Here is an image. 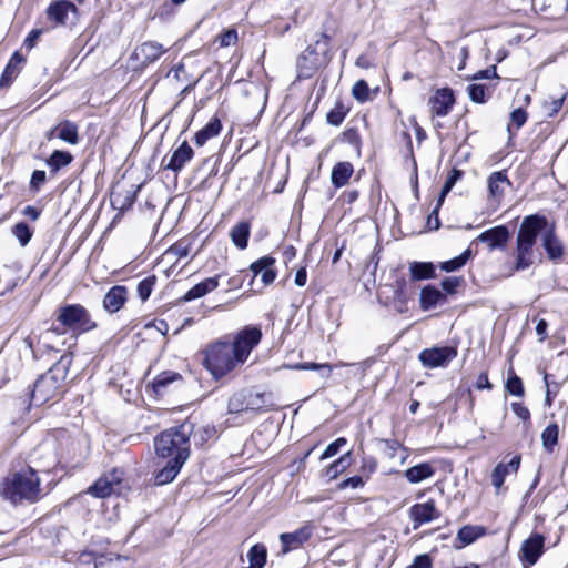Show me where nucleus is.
Wrapping results in <instances>:
<instances>
[{
  "label": "nucleus",
  "mask_w": 568,
  "mask_h": 568,
  "mask_svg": "<svg viewBox=\"0 0 568 568\" xmlns=\"http://www.w3.org/2000/svg\"><path fill=\"white\" fill-rule=\"evenodd\" d=\"M41 480L38 473L27 467L9 473L0 483V496L18 506L34 504L41 498Z\"/></svg>",
  "instance_id": "obj_1"
},
{
  "label": "nucleus",
  "mask_w": 568,
  "mask_h": 568,
  "mask_svg": "<svg viewBox=\"0 0 568 568\" xmlns=\"http://www.w3.org/2000/svg\"><path fill=\"white\" fill-rule=\"evenodd\" d=\"M337 30V21L328 17L322 26L321 38L314 45H308L297 59L296 67L300 79L311 78L326 62L329 42Z\"/></svg>",
  "instance_id": "obj_2"
},
{
  "label": "nucleus",
  "mask_w": 568,
  "mask_h": 568,
  "mask_svg": "<svg viewBox=\"0 0 568 568\" xmlns=\"http://www.w3.org/2000/svg\"><path fill=\"white\" fill-rule=\"evenodd\" d=\"M547 224L548 221L544 215L531 214L524 217L516 237L515 271H525L532 265L537 237Z\"/></svg>",
  "instance_id": "obj_3"
},
{
  "label": "nucleus",
  "mask_w": 568,
  "mask_h": 568,
  "mask_svg": "<svg viewBox=\"0 0 568 568\" xmlns=\"http://www.w3.org/2000/svg\"><path fill=\"white\" fill-rule=\"evenodd\" d=\"M71 362L70 355H62L47 373L37 379L31 393V403L33 405L41 406L61 396L63 393V382L67 378Z\"/></svg>",
  "instance_id": "obj_4"
},
{
  "label": "nucleus",
  "mask_w": 568,
  "mask_h": 568,
  "mask_svg": "<svg viewBox=\"0 0 568 568\" xmlns=\"http://www.w3.org/2000/svg\"><path fill=\"white\" fill-rule=\"evenodd\" d=\"M192 426L181 424L171 427L154 438V448L159 458L171 459L182 458L187 460L190 457V436Z\"/></svg>",
  "instance_id": "obj_5"
},
{
  "label": "nucleus",
  "mask_w": 568,
  "mask_h": 568,
  "mask_svg": "<svg viewBox=\"0 0 568 568\" xmlns=\"http://www.w3.org/2000/svg\"><path fill=\"white\" fill-rule=\"evenodd\" d=\"M203 365L216 379L241 365L229 341H216L203 351Z\"/></svg>",
  "instance_id": "obj_6"
},
{
  "label": "nucleus",
  "mask_w": 568,
  "mask_h": 568,
  "mask_svg": "<svg viewBox=\"0 0 568 568\" xmlns=\"http://www.w3.org/2000/svg\"><path fill=\"white\" fill-rule=\"evenodd\" d=\"M57 322L63 331L83 334L97 327L89 311L81 304H68L57 310Z\"/></svg>",
  "instance_id": "obj_7"
},
{
  "label": "nucleus",
  "mask_w": 568,
  "mask_h": 568,
  "mask_svg": "<svg viewBox=\"0 0 568 568\" xmlns=\"http://www.w3.org/2000/svg\"><path fill=\"white\" fill-rule=\"evenodd\" d=\"M261 338L262 332L255 326H245L234 336L231 345L241 365L244 364L253 348L261 342Z\"/></svg>",
  "instance_id": "obj_8"
},
{
  "label": "nucleus",
  "mask_w": 568,
  "mask_h": 568,
  "mask_svg": "<svg viewBox=\"0 0 568 568\" xmlns=\"http://www.w3.org/2000/svg\"><path fill=\"white\" fill-rule=\"evenodd\" d=\"M457 356V349L452 346L423 349L418 358L424 367L436 368L447 366Z\"/></svg>",
  "instance_id": "obj_9"
},
{
  "label": "nucleus",
  "mask_w": 568,
  "mask_h": 568,
  "mask_svg": "<svg viewBox=\"0 0 568 568\" xmlns=\"http://www.w3.org/2000/svg\"><path fill=\"white\" fill-rule=\"evenodd\" d=\"M393 295L389 304L398 313H404L408 310L407 303L415 295V287L409 284L405 277H398L392 285Z\"/></svg>",
  "instance_id": "obj_10"
},
{
  "label": "nucleus",
  "mask_w": 568,
  "mask_h": 568,
  "mask_svg": "<svg viewBox=\"0 0 568 568\" xmlns=\"http://www.w3.org/2000/svg\"><path fill=\"white\" fill-rule=\"evenodd\" d=\"M432 115L446 116L455 104L454 92L449 88L436 90L428 100Z\"/></svg>",
  "instance_id": "obj_11"
},
{
  "label": "nucleus",
  "mask_w": 568,
  "mask_h": 568,
  "mask_svg": "<svg viewBox=\"0 0 568 568\" xmlns=\"http://www.w3.org/2000/svg\"><path fill=\"white\" fill-rule=\"evenodd\" d=\"M439 516L440 514L433 499H429L426 503L415 504L409 508V517L414 523V529H417L423 524L439 518Z\"/></svg>",
  "instance_id": "obj_12"
},
{
  "label": "nucleus",
  "mask_w": 568,
  "mask_h": 568,
  "mask_svg": "<svg viewBox=\"0 0 568 568\" xmlns=\"http://www.w3.org/2000/svg\"><path fill=\"white\" fill-rule=\"evenodd\" d=\"M545 538L540 534H532L521 546V560L529 566L537 562L544 551Z\"/></svg>",
  "instance_id": "obj_13"
},
{
  "label": "nucleus",
  "mask_w": 568,
  "mask_h": 568,
  "mask_svg": "<svg viewBox=\"0 0 568 568\" xmlns=\"http://www.w3.org/2000/svg\"><path fill=\"white\" fill-rule=\"evenodd\" d=\"M509 237L508 227L506 225H498L480 233L477 240L487 243L489 250H495L505 247Z\"/></svg>",
  "instance_id": "obj_14"
},
{
  "label": "nucleus",
  "mask_w": 568,
  "mask_h": 568,
  "mask_svg": "<svg viewBox=\"0 0 568 568\" xmlns=\"http://www.w3.org/2000/svg\"><path fill=\"white\" fill-rule=\"evenodd\" d=\"M312 531L308 526L301 527L292 532H284L280 535L282 544V552L286 554L302 546L311 537Z\"/></svg>",
  "instance_id": "obj_15"
},
{
  "label": "nucleus",
  "mask_w": 568,
  "mask_h": 568,
  "mask_svg": "<svg viewBox=\"0 0 568 568\" xmlns=\"http://www.w3.org/2000/svg\"><path fill=\"white\" fill-rule=\"evenodd\" d=\"M275 258L272 256H263L253 262L250 266L254 276L261 275L264 285L272 284L276 278V271L273 268Z\"/></svg>",
  "instance_id": "obj_16"
},
{
  "label": "nucleus",
  "mask_w": 568,
  "mask_h": 568,
  "mask_svg": "<svg viewBox=\"0 0 568 568\" xmlns=\"http://www.w3.org/2000/svg\"><path fill=\"white\" fill-rule=\"evenodd\" d=\"M194 155L193 149L184 141L178 149L173 151L166 164H163L165 170L180 172L184 165L192 160Z\"/></svg>",
  "instance_id": "obj_17"
},
{
  "label": "nucleus",
  "mask_w": 568,
  "mask_h": 568,
  "mask_svg": "<svg viewBox=\"0 0 568 568\" xmlns=\"http://www.w3.org/2000/svg\"><path fill=\"white\" fill-rule=\"evenodd\" d=\"M185 462L186 460H182V458L168 459L166 464L155 473L154 484L156 486H163L172 483Z\"/></svg>",
  "instance_id": "obj_18"
},
{
  "label": "nucleus",
  "mask_w": 568,
  "mask_h": 568,
  "mask_svg": "<svg viewBox=\"0 0 568 568\" xmlns=\"http://www.w3.org/2000/svg\"><path fill=\"white\" fill-rule=\"evenodd\" d=\"M128 300V288L123 285L112 286L103 298V307L109 313H115L122 308Z\"/></svg>",
  "instance_id": "obj_19"
},
{
  "label": "nucleus",
  "mask_w": 568,
  "mask_h": 568,
  "mask_svg": "<svg viewBox=\"0 0 568 568\" xmlns=\"http://www.w3.org/2000/svg\"><path fill=\"white\" fill-rule=\"evenodd\" d=\"M164 52L165 50L162 44L154 41H148L143 42L135 49L134 55L140 60L142 65L146 67L156 61Z\"/></svg>",
  "instance_id": "obj_20"
},
{
  "label": "nucleus",
  "mask_w": 568,
  "mask_h": 568,
  "mask_svg": "<svg viewBox=\"0 0 568 568\" xmlns=\"http://www.w3.org/2000/svg\"><path fill=\"white\" fill-rule=\"evenodd\" d=\"M24 63V58L16 51L9 62L7 63L1 77H0V88H9L13 80L19 75L22 65Z\"/></svg>",
  "instance_id": "obj_21"
},
{
  "label": "nucleus",
  "mask_w": 568,
  "mask_h": 568,
  "mask_svg": "<svg viewBox=\"0 0 568 568\" xmlns=\"http://www.w3.org/2000/svg\"><path fill=\"white\" fill-rule=\"evenodd\" d=\"M77 7L68 1L60 0L49 6L47 13L49 19L54 20L57 23L65 26L68 23L69 13H75Z\"/></svg>",
  "instance_id": "obj_22"
},
{
  "label": "nucleus",
  "mask_w": 568,
  "mask_h": 568,
  "mask_svg": "<svg viewBox=\"0 0 568 568\" xmlns=\"http://www.w3.org/2000/svg\"><path fill=\"white\" fill-rule=\"evenodd\" d=\"M542 247L545 248L549 260H560L564 255V245L557 237L554 227L545 231L541 236Z\"/></svg>",
  "instance_id": "obj_23"
},
{
  "label": "nucleus",
  "mask_w": 568,
  "mask_h": 568,
  "mask_svg": "<svg viewBox=\"0 0 568 568\" xmlns=\"http://www.w3.org/2000/svg\"><path fill=\"white\" fill-rule=\"evenodd\" d=\"M219 286V277H207L204 281L195 284L191 287L182 297V302H190L196 298H200L207 293L214 291Z\"/></svg>",
  "instance_id": "obj_24"
},
{
  "label": "nucleus",
  "mask_w": 568,
  "mask_h": 568,
  "mask_svg": "<svg viewBox=\"0 0 568 568\" xmlns=\"http://www.w3.org/2000/svg\"><path fill=\"white\" fill-rule=\"evenodd\" d=\"M445 302L446 295L433 285L425 286L420 292L419 303L423 311H428Z\"/></svg>",
  "instance_id": "obj_25"
},
{
  "label": "nucleus",
  "mask_w": 568,
  "mask_h": 568,
  "mask_svg": "<svg viewBox=\"0 0 568 568\" xmlns=\"http://www.w3.org/2000/svg\"><path fill=\"white\" fill-rule=\"evenodd\" d=\"M354 172V166L351 162L344 161L336 163L331 173L332 184L336 187H343L347 184L349 178Z\"/></svg>",
  "instance_id": "obj_26"
},
{
  "label": "nucleus",
  "mask_w": 568,
  "mask_h": 568,
  "mask_svg": "<svg viewBox=\"0 0 568 568\" xmlns=\"http://www.w3.org/2000/svg\"><path fill=\"white\" fill-rule=\"evenodd\" d=\"M222 130L221 120L217 116L212 118L200 131L194 135V142L199 146H203L210 139L220 134Z\"/></svg>",
  "instance_id": "obj_27"
},
{
  "label": "nucleus",
  "mask_w": 568,
  "mask_h": 568,
  "mask_svg": "<svg viewBox=\"0 0 568 568\" xmlns=\"http://www.w3.org/2000/svg\"><path fill=\"white\" fill-rule=\"evenodd\" d=\"M435 468L429 463H420L405 470V478L412 484H418L433 477Z\"/></svg>",
  "instance_id": "obj_28"
},
{
  "label": "nucleus",
  "mask_w": 568,
  "mask_h": 568,
  "mask_svg": "<svg viewBox=\"0 0 568 568\" xmlns=\"http://www.w3.org/2000/svg\"><path fill=\"white\" fill-rule=\"evenodd\" d=\"M485 534L486 528L483 526L466 525L462 527L457 532V540L460 542V545H456V548H462L467 545H470Z\"/></svg>",
  "instance_id": "obj_29"
},
{
  "label": "nucleus",
  "mask_w": 568,
  "mask_h": 568,
  "mask_svg": "<svg viewBox=\"0 0 568 568\" xmlns=\"http://www.w3.org/2000/svg\"><path fill=\"white\" fill-rule=\"evenodd\" d=\"M510 182L505 172H494L488 178V191L495 199H500L504 195L505 187L509 186Z\"/></svg>",
  "instance_id": "obj_30"
},
{
  "label": "nucleus",
  "mask_w": 568,
  "mask_h": 568,
  "mask_svg": "<svg viewBox=\"0 0 568 568\" xmlns=\"http://www.w3.org/2000/svg\"><path fill=\"white\" fill-rule=\"evenodd\" d=\"M412 282L434 278L435 266L432 262H413L409 265Z\"/></svg>",
  "instance_id": "obj_31"
},
{
  "label": "nucleus",
  "mask_w": 568,
  "mask_h": 568,
  "mask_svg": "<svg viewBox=\"0 0 568 568\" xmlns=\"http://www.w3.org/2000/svg\"><path fill=\"white\" fill-rule=\"evenodd\" d=\"M233 244L240 250L247 247L250 237V224L247 222H240L234 225L230 232Z\"/></svg>",
  "instance_id": "obj_32"
},
{
  "label": "nucleus",
  "mask_w": 568,
  "mask_h": 568,
  "mask_svg": "<svg viewBox=\"0 0 568 568\" xmlns=\"http://www.w3.org/2000/svg\"><path fill=\"white\" fill-rule=\"evenodd\" d=\"M58 129V138L69 144H77L79 142L78 125L71 121L64 120L60 122Z\"/></svg>",
  "instance_id": "obj_33"
},
{
  "label": "nucleus",
  "mask_w": 568,
  "mask_h": 568,
  "mask_svg": "<svg viewBox=\"0 0 568 568\" xmlns=\"http://www.w3.org/2000/svg\"><path fill=\"white\" fill-rule=\"evenodd\" d=\"M73 161V156L68 151L55 150L47 159L45 164L50 168L51 173H57L62 168L68 166Z\"/></svg>",
  "instance_id": "obj_34"
},
{
  "label": "nucleus",
  "mask_w": 568,
  "mask_h": 568,
  "mask_svg": "<svg viewBox=\"0 0 568 568\" xmlns=\"http://www.w3.org/2000/svg\"><path fill=\"white\" fill-rule=\"evenodd\" d=\"M266 557L267 550L264 545L256 544L252 546L247 552L248 568H263L266 564Z\"/></svg>",
  "instance_id": "obj_35"
},
{
  "label": "nucleus",
  "mask_w": 568,
  "mask_h": 568,
  "mask_svg": "<svg viewBox=\"0 0 568 568\" xmlns=\"http://www.w3.org/2000/svg\"><path fill=\"white\" fill-rule=\"evenodd\" d=\"M178 379H181V375L179 373L171 371L162 372L154 378L152 388L156 395H162L166 386Z\"/></svg>",
  "instance_id": "obj_36"
},
{
  "label": "nucleus",
  "mask_w": 568,
  "mask_h": 568,
  "mask_svg": "<svg viewBox=\"0 0 568 568\" xmlns=\"http://www.w3.org/2000/svg\"><path fill=\"white\" fill-rule=\"evenodd\" d=\"M113 490L112 481H110L108 476H103L88 488V494L97 498H105L110 496Z\"/></svg>",
  "instance_id": "obj_37"
},
{
  "label": "nucleus",
  "mask_w": 568,
  "mask_h": 568,
  "mask_svg": "<svg viewBox=\"0 0 568 568\" xmlns=\"http://www.w3.org/2000/svg\"><path fill=\"white\" fill-rule=\"evenodd\" d=\"M247 412H261L267 407L266 395L264 393H254L245 390Z\"/></svg>",
  "instance_id": "obj_38"
},
{
  "label": "nucleus",
  "mask_w": 568,
  "mask_h": 568,
  "mask_svg": "<svg viewBox=\"0 0 568 568\" xmlns=\"http://www.w3.org/2000/svg\"><path fill=\"white\" fill-rule=\"evenodd\" d=\"M124 557L114 554H100L94 558V568H122Z\"/></svg>",
  "instance_id": "obj_39"
},
{
  "label": "nucleus",
  "mask_w": 568,
  "mask_h": 568,
  "mask_svg": "<svg viewBox=\"0 0 568 568\" xmlns=\"http://www.w3.org/2000/svg\"><path fill=\"white\" fill-rule=\"evenodd\" d=\"M469 99L475 103H485L491 94L489 87L479 83H473L467 87Z\"/></svg>",
  "instance_id": "obj_40"
},
{
  "label": "nucleus",
  "mask_w": 568,
  "mask_h": 568,
  "mask_svg": "<svg viewBox=\"0 0 568 568\" xmlns=\"http://www.w3.org/2000/svg\"><path fill=\"white\" fill-rule=\"evenodd\" d=\"M11 232L22 247L28 245L33 235V230L26 222L14 224Z\"/></svg>",
  "instance_id": "obj_41"
},
{
  "label": "nucleus",
  "mask_w": 568,
  "mask_h": 568,
  "mask_svg": "<svg viewBox=\"0 0 568 568\" xmlns=\"http://www.w3.org/2000/svg\"><path fill=\"white\" fill-rule=\"evenodd\" d=\"M559 428L557 424H549L541 434L542 446L546 450L552 452L558 442Z\"/></svg>",
  "instance_id": "obj_42"
},
{
  "label": "nucleus",
  "mask_w": 568,
  "mask_h": 568,
  "mask_svg": "<svg viewBox=\"0 0 568 568\" xmlns=\"http://www.w3.org/2000/svg\"><path fill=\"white\" fill-rule=\"evenodd\" d=\"M349 109L346 108L341 101L336 102L334 108L326 114V121L328 124L338 126L344 121Z\"/></svg>",
  "instance_id": "obj_43"
},
{
  "label": "nucleus",
  "mask_w": 568,
  "mask_h": 568,
  "mask_svg": "<svg viewBox=\"0 0 568 568\" xmlns=\"http://www.w3.org/2000/svg\"><path fill=\"white\" fill-rule=\"evenodd\" d=\"M471 256V251L468 248L459 256L440 263V268L445 272H454L462 268Z\"/></svg>",
  "instance_id": "obj_44"
},
{
  "label": "nucleus",
  "mask_w": 568,
  "mask_h": 568,
  "mask_svg": "<svg viewBox=\"0 0 568 568\" xmlns=\"http://www.w3.org/2000/svg\"><path fill=\"white\" fill-rule=\"evenodd\" d=\"M110 200L113 207L125 210L132 206L134 202V195H132L130 192H126V195L123 196L119 190H113L111 192Z\"/></svg>",
  "instance_id": "obj_45"
},
{
  "label": "nucleus",
  "mask_w": 568,
  "mask_h": 568,
  "mask_svg": "<svg viewBox=\"0 0 568 568\" xmlns=\"http://www.w3.org/2000/svg\"><path fill=\"white\" fill-rule=\"evenodd\" d=\"M227 409H229L230 414H239V413L247 412L245 390H241V392L235 393L229 399Z\"/></svg>",
  "instance_id": "obj_46"
},
{
  "label": "nucleus",
  "mask_w": 568,
  "mask_h": 568,
  "mask_svg": "<svg viewBox=\"0 0 568 568\" xmlns=\"http://www.w3.org/2000/svg\"><path fill=\"white\" fill-rule=\"evenodd\" d=\"M351 463V453H346L343 456H341L337 460H335L326 470V475L334 479L337 477V475L342 471H344Z\"/></svg>",
  "instance_id": "obj_47"
},
{
  "label": "nucleus",
  "mask_w": 568,
  "mask_h": 568,
  "mask_svg": "<svg viewBox=\"0 0 568 568\" xmlns=\"http://www.w3.org/2000/svg\"><path fill=\"white\" fill-rule=\"evenodd\" d=\"M155 284H156L155 275L146 276L145 278H143L142 281L139 282L136 290H138V295L142 302H145L150 297Z\"/></svg>",
  "instance_id": "obj_48"
},
{
  "label": "nucleus",
  "mask_w": 568,
  "mask_h": 568,
  "mask_svg": "<svg viewBox=\"0 0 568 568\" xmlns=\"http://www.w3.org/2000/svg\"><path fill=\"white\" fill-rule=\"evenodd\" d=\"M352 94L354 99L361 103H364L371 99V91L368 84L364 80H358L352 88Z\"/></svg>",
  "instance_id": "obj_49"
},
{
  "label": "nucleus",
  "mask_w": 568,
  "mask_h": 568,
  "mask_svg": "<svg viewBox=\"0 0 568 568\" xmlns=\"http://www.w3.org/2000/svg\"><path fill=\"white\" fill-rule=\"evenodd\" d=\"M508 467L505 466V464L499 463L491 473V484L493 486L499 490L503 486L506 477L509 475Z\"/></svg>",
  "instance_id": "obj_50"
},
{
  "label": "nucleus",
  "mask_w": 568,
  "mask_h": 568,
  "mask_svg": "<svg viewBox=\"0 0 568 568\" xmlns=\"http://www.w3.org/2000/svg\"><path fill=\"white\" fill-rule=\"evenodd\" d=\"M528 114L523 108H517L510 113V123L507 125L508 132L511 134V125L519 130L527 121Z\"/></svg>",
  "instance_id": "obj_51"
},
{
  "label": "nucleus",
  "mask_w": 568,
  "mask_h": 568,
  "mask_svg": "<svg viewBox=\"0 0 568 568\" xmlns=\"http://www.w3.org/2000/svg\"><path fill=\"white\" fill-rule=\"evenodd\" d=\"M342 141L353 145L359 153L361 135L355 128H349L342 133Z\"/></svg>",
  "instance_id": "obj_52"
},
{
  "label": "nucleus",
  "mask_w": 568,
  "mask_h": 568,
  "mask_svg": "<svg viewBox=\"0 0 568 568\" xmlns=\"http://www.w3.org/2000/svg\"><path fill=\"white\" fill-rule=\"evenodd\" d=\"M506 389L509 394L514 396H523L524 395V386L521 379L514 375L508 377L506 383Z\"/></svg>",
  "instance_id": "obj_53"
},
{
  "label": "nucleus",
  "mask_w": 568,
  "mask_h": 568,
  "mask_svg": "<svg viewBox=\"0 0 568 568\" xmlns=\"http://www.w3.org/2000/svg\"><path fill=\"white\" fill-rule=\"evenodd\" d=\"M345 444H346V439L344 437H339V438L335 439L322 453L321 460H324V459L335 456Z\"/></svg>",
  "instance_id": "obj_54"
},
{
  "label": "nucleus",
  "mask_w": 568,
  "mask_h": 568,
  "mask_svg": "<svg viewBox=\"0 0 568 568\" xmlns=\"http://www.w3.org/2000/svg\"><path fill=\"white\" fill-rule=\"evenodd\" d=\"M200 439V444L216 437V429L213 425H205L195 433V438Z\"/></svg>",
  "instance_id": "obj_55"
},
{
  "label": "nucleus",
  "mask_w": 568,
  "mask_h": 568,
  "mask_svg": "<svg viewBox=\"0 0 568 568\" xmlns=\"http://www.w3.org/2000/svg\"><path fill=\"white\" fill-rule=\"evenodd\" d=\"M462 281L463 278L458 276L445 277L442 281V287L446 293L454 294L456 288L460 285Z\"/></svg>",
  "instance_id": "obj_56"
},
{
  "label": "nucleus",
  "mask_w": 568,
  "mask_h": 568,
  "mask_svg": "<svg viewBox=\"0 0 568 568\" xmlns=\"http://www.w3.org/2000/svg\"><path fill=\"white\" fill-rule=\"evenodd\" d=\"M45 180H47V174L44 171H42V170L33 171V173L31 174V179H30V189L38 191L45 183Z\"/></svg>",
  "instance_id": "obj_57"
},
{
  "label": "nucleus",
  "mask_w": 568,
  "mask_h": 568,
  "mask_svg": "<svg viewBox=\"0 0 568 568\" xmlns=\"http://www.w3.org/2000/svg\"><path fill=\"white\" fill-rule=\"evenodd\" d=\"M463 176V171L458 170V169H453L443 187H444V193H449L452 191V189L454 187V185L456 184V182Z\"/></svg>",
  "instance_id": "obj_58"
},
{
  "label": "nucleus",
  "mask_w": 568,
  "mask_h": 568,
  "mask_svg": "<svg viewBox=\"0 0 568 568\" xmlns=\"http://www.w3.org/2000/svg\"><path fill=\"white\" fill-rule=\"evenodd\" d=\"M408 568H433V560L428 554H422L414 558Z\"/></svg>",
  "instance_id": "obj_59"
},
{
  "label": "nucleus",
  "mask_w": 568,
  "mask_h": 568,
  "mask_svg": "<svg viewBox=\"0 0 568 568\" xmlns=\"http://www.w3.org/2000/svg\"><path fill=\"white\" fill-rule=\"evenodd\" d=\"M565 98H566V93H562L560 97L554 99L548 105H547V110H548V116H554L556 115L560 109L562 108V104H564V101H565Z\"/></svg>",
  "instance_id": "obj_60"
},
{
  "label": "nucleus",
  "mask_w": 568,
  "mask_h": 568,
  "mask_svg": "<svg viewBox=\"0 0 568 568\" xmlns=\"http://www.w3.org/2000/svg\"><path fill=\"white\" fill-rule=\"evenodd\" d=\"M42 33V30L41 29H33L29 32V34L27 36V38L24 39L23 41V45L28 49V50H31L36 47L40 36Z\"/></svg>",
  "instance_id": "obj_61"
},
{
  "label": "nucleus",
  "mask_w": 568,
  "mask_h": 568,
  "mask_svg": "<svg viewBox=\"0 0 568 568\" xmlns=\"http://www.w3.org/2000/svg\"><path fill=\"white\" fill-rule=\"evenodd\" d=\"M302 369H322L325 371L321 375L323 377H328L331 375L332 368L328 364H316V363H304L298 366Z\"/></svg>",
  "instance_id": "obj_62"
},
{
  "label": "nucleus",
  "mask_w": 568,
  "mask_h": 568,
  "mask_svg": "<svg viewBox=\"0 0 568 568\" xmlns=\"http://www.w3.org/2000/svg\"><path fill=\"white\" fill-rule=\"evenodd\" d=\"M513 412L516 414L517 417H519L523 420H529L530 418V412L529 409L519 404V403H513L511 404Z\"/></svg>",
  "instance_id": "obj_63"
},
{
  "label": "nucleus",
  "mask_w": 568,
  "mask_h": 568,
  "mask_svg": "<svg viewBox=\"0 0 568 568\" xmlns=\"http://www.w3.org/2000/svg\"><path fill=\"white\" fill-rule=\"evenodd\" d=\"M363 485H364V480L361 476H353V477H349V478L343 480L339 484V488H342V489L347 488V487L358 488V487H362Z\"/></svg>",
  "instance_id": "obj_64"
}]
</instances>
